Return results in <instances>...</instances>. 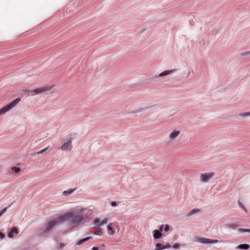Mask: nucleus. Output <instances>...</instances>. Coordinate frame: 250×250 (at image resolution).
I'll use <instances>...</instances> for the list:
<instances>
[{
	"label": "nucleus",
	"mask_w": 250,
	"mask_h": 250,
	"mask_svg": "<svg viewBox=\"0 0 250 250\" xmlns=\"http://www.w3.org/2000/svg\"><path fill=\"white\" fill-rule=\"evenodd\" d=\"M94 233L95 235H101L103 234V230L101 228H99Z\"/></svg>",
	"instance_id": "19"
},
{
	"label": "nucleus",
	"mask_w": 250,
	"mask_h": 250,
	"mask_svg": "<svg viewBox=\"0 0 250 250\" xmlns=\"http://www.w3.org/2000/svg\"><path fill=\"white\" fill-rule=\"evenodd\" d=\"M156 249H158V248H161L163 247V246H162V244L157 243L156 244Z\"/></svg>",
	"instance_id": "29"
},
{
	"label": "nucleus",
	"mask_w": 250,
	"mask_h": 250,
	"mask_svg": "<svg viewBox=\"0 0 250 250\" xmlns=\"http://www.w3.org/2000/svg\"><path fill=\"white\" fill-rule=\"evenodd\" d=\"M153 237L155 239H159L161 237L162 233L159 230H154L153 231Z\"/></svg>",
	"instance_id": "12"
},
{
	"label": "nucleus",
	"mask_w": 250,
	"mask_h": 250,
	"mask_svg": "<svg viewBox=\"0 0 250 250\" xmlns=\"http://www.w3.org/2000/svg\"><path fill=\"white\" fill-rule=\"evenodd\" d=\"M169 229V226L168 225H166L165 226V229H164V230L165 231H168Z\"/></svg>",
	"instance_id": "28"
},
{
	"label": "nucleus",
	"mask_w": 250,
	"mask_h": 250,
	"mask_svg": "<svg viewBox=\"0 0 250 250\" xmlns=\"http://www.w3.org/2000/svg\"><path fill=\"white\" fill-rule=\"evenodd\" d=\"M180 134V131L178 130H175L172 131L169 134V139L170 140L172 141L177 137Z\"/></svg>",
	"instance_id": "8"
},
{
	"label": "nucleus",
	"mask_w": 250,
	"mask_h": 250,
	"mask_svg": "<svg viewBox=\"0 0 250 250\" xmlns=\"http://www.w3.org/2000/svg\"><path fill=\"white\" fill-rule=\"evenodd\" d=\"M215 175L213 172L202 173L200 175V181L202 182H207L210 180Z\"/></svg>",
	"instance_id": "6"
},
{
	"label": "nucleus",
	"mask_w": 250,
	"mask_h": 250,
	"mask_svg": "<svg viewBox=\"0 0 250 250\" xmlns=\"http://www.w3.org/2000/svg\"><path fill=\"white\" fill-rule=\"evenodd\" d=\"M99 250V248L98 247H93L92 248V250Z\"/></svg>",
	"instance_id": "34"
},
{
	"label": "nucleus",
	"mask_w": 250,
	"mask_h": 250,
	"mask_svg": "<svg viewBox=\"0 0 250 250\" xmlns=\"http://www.w3.org/2000/svg\"><path fill=\"white\" fill-rule=\"evenodd\" d=\"M71 146V138H67L63 141V143L61 147L62 150H66Z\"/></svg>",
	"instance_id": "7"
},
{
	"label": "nucleus",
	"mask_w": 250,
	"mask_h": 250,
	"mask_svg": "<svg viewBox=\"0 0 250 250\" xmlns=\"http://www.w3.org/2000/svg\"><path fill=\"white\" fill-rule=\"evenodd\" d=\"M83 208H79L63 214L62 215L53 218L46 222L44 226L40 230L41 234L50 231L55 226L68 221L71 228H75L84 220L86 215L84 213Z\"/></svg>",
	"instance_id": "1"
},
{
	"label": "nucleus",
	"mask_w": 250,
	"mask_h": 250,
	"mask_svg": "<svg viewBox=\"0 0 250 250\" xmlns=\"http://www.w3.org/2000/svg\"><path fill=\"white\" fill-rule=\"evenodd\" d=\"M171 247V245L170 244H167L165 246H163V247L158 249H155L154 250H162L165 249L169 248Z\"/></svg>",
	"instance_id": "20"
},
{
	"label": "nucleus",
	"mask_w": 250,
	"mask_h": 250,
	"mask_svg": "<svg viewBox=\"0 0 250 250\" xmlns=\"http://www.w3.org/2000/svg\"><path fill=\"white\" fill-rule=\"evenodd\" d=\"M175 71H176V69H175L165 70V71H163V72L161 73L160 74H159V75L158 76V77L165 76H167V75H169V74L172 73L173 72H174Z\"/></svg>",
	"instance_id": "11"
},
{
	"label": "nucleus",
	"mask_w": 250,
	"mask_h": 250,
	"mask_svg": "<svg viewBox=\"0 0 250 250\" xmlns=\"http://www.w3.org/2000/svg\"><path fill=\"white\" fill-rule=\"evenodd\" d=\"M21 101L20 98H16L6 106L0 109V116L14 108Z\"/></svg>",
	"instance_id": "2"
},
{
	"label": "nucleus",
	"mask_w": 250,
	"mask_h": 250,
	"mask_svg": "<svg viewBox=\"0 0 250 250\" xmlns=\"http://www.w3.org/2000/svg\"><path fill=\"white\" fill-rule=\"evenodd\" d=\"M194 241L203 244H212L218 242V240L217 239H211L202 237H195Z\"/></svg>",
	"instance_id": "5"
},
{
	"label": "nucleus",
	"mask_w": 250,
	"mask_h": 250,
	"mask_svg": "<svg viewBox=\"0 0 250 250\" xmlns=\"http://www.w3.org/2000/svg\"><path fill=\"white\" fill-rule=\"evenodd\" d=\"M249 248V245L244 244L238 245L236 248L239 249L248 250Z\"/></svg>",
	"instance_id": "15"
},
{
	"label": "nucleus",
	"mask_w": 250,
	"mask_h": 250,
	"mask_svg": "<svg viewBox=\"0 0 250 250\" xmlns=\"http://www.w3.org/2000/svg\"><path fill=\"white\" fill-rule=\"evenodd\" d=\"M200 211V209L198 208H194L192 210H190L188 213L187 214V216H191L192 215H193L195 214H197L199 213Z\"/></svg>",
	"instance_id": "13"
},
{
	"label": "nucleus",
	"mask_w": 250,
	"mask_h": 250,
	"mask_svg": "<svg viewBox=\"0 0 250 250\" xmlns=\"http://www.w3.org/2000/svg\"><path fill=\"white\" fill-rule=\"evenodd\" d=\"M53 87V86L47 85V86H45L40 87L39 88H37L34 89V90H28L26 91L28 93V94L29 95H30L31 96H34L36 94H42L43 92H45L46 91H49Z\"/></svg>",
	"instance_id": "4"
},
{
	"label": "nucleus",
	"mask_w": 250,
	"mask_h": 250,
	"mask_svg": "<svg viewBox=\"0 0 250 250\" xmlns=\"http://www.w3.org/2000/svg\"><path fill=\"white\" fill-rule=\"evenodd\" d=\"M240 116L242 117H247L250 116V112H246L242 113H240L239 114Z\"/></svg>",
	"instance_id": "21"
},
{
	"label": "nucleus",
	"mask_w": 250,
	"mask_h": 250,
	"mask_svg": "<svg viewBox=\"0 0 250 250\" xmlns=\"http://www.w3.org/2000/svg\"><path fill=\"white\" fill-rule=\"evenodd\" d=\"M65 244L64 243H61L59 245L60 249H62L65 246Z\"/></svg>",
	"instance_id": "31"
},
{
	"label": "nucleus",
	"mask_w": 250,
	"mask_h": 250,
	"mask_svg": "<svg viewBox=\"0 0 250 250\" xmlns=\"http://www.w3.org/2000/svg\"><path fill=\"white\" fill-rule=\"evenodd\" d=\"M92 237L91 236L87 237L83 239H82L77 241L76 243V245H80L82 244L83 243L86 242V241L91 239Z\"/></svg>",
	"instance_id": "14"
},
{
	"label": "nucleus",
	"mask_w": 250,
	"mask_h": 250,
	"mask_svg": "<svg viewBox=\"0 0 250 250\" xmlns=\"http://www.w3.org/2000/svg\"><path fill=\"white\" fill-rule=\"evenodd\" d=\"M241 55L242 56H246L250 57V51H247L244 53H241Z\"/></svg>",
	"instance_id": "24"
},
{
	"label": "nucleus",
	"mask_w": 250,
	"mask_h": 250,
	"mask_svg": "<svg viewBox=\"0 0 250 250\" xmlns=\"http://www.w3.org/2000/svg\"><path fill=\"white\" fill-rule=\"evenodd\" d=\"M111 223H109L107 226V229L108 230L111 231V234L113 235L115 233V230L111 227Z\"/></svg>",
	"instance_id": "16"
},
{
	"label": "nucleus",
	"mask_w": 250,
	"mask_h": 250,
	"mask_svg": "<svg viewBox=\"0 0 250 250\" xmlns=\"http://www.w3.org/2000/svg\"><path fill=\"white\" fill-rule=\"evenodd\" d=\"M21 101L20 98H16L6 106L0 109V116L14 108Z\"/></svg>",
	"instance_id": "3"
},
{
	"label": "nucleus",
	"mask_w": 250,
	"mask_h": 250,
	"mask_svg": "<svg viewBox=\"0 0 250 250\" xmlns=\"http://www.w3.org/2000/svg\"><path fill=\"white\" fill-rule=\"evenodd\" d=\"M238 231L239 232H250V229H238Z\"/></svg>",
	"instance_id": "22"
},
{
	"label": "nucleus",
	"mask_w": 250,
	"mask_h": 250,
	"mask_svg": "<svg viewBox=\"0 0 250 250\" xmlns=\"http://www.w3.org/2000/svg\"><path fill=\"white\" fill-rule=\"evenodd\" d=\"M19 233V230L16 227H13L11 231L8 233V237L9 238H13L14 237V234L15 235L18 234Z\"/></svg>",
	"instance_id": "9"
},
{
	"label": "nucleus",
	"mask_w": 250,
	"mask_h": 250,
	"mask_svg": "<svg viewBox=\"0 0 250 250\" xmlns=\"http://www.w3.org/2000/svg\"><path fill=\"white\" fill-rule=\"evenodd\" d=\"M11 170L12 171H14L16 173H19L21 171V169L20 167H13L11 168Z\"/></svg>",
	"instance_id": "18"
},
{
	"label": "nucleus",
	"mask_w": 250,
	"mask_h": 250,
	"mask_svg": "<svg viewBox=\"0 0 250 250\" xmlns=\"http://www.w3.org/2000/svg\"><path fill=\"white\" fill-rule=\"evenodd\" d=\"M74 190V189H68L65 190L63 192V195H65V196L70 195L73 192Z\"/></svg>",
	"instance_id": "17"
},
{
	"label": "nucleus",
	"mask_w": 250,
	"mask_h": 250,
	"mask_svg": "<svg viewBox=\"0 0 250 250\" xmlns=\"http://www.w3.org/2000/svg\"><path fill=\"white\" fill-rule=\"evenodd\" d=\"M238 205H239V207L241 208H242V209H243L244 211L247 212L246 208L244 207V206L242 205V204L240 202H239V201L238 202Z\"/></svg>",
	"instance_id": "25"
},
{
	"label": "nucleus",
	"mask_w": 250,
	"mask_h": 250,
	"mask_svg": "<svg viewBox=\"0 0 250 250\" xmlns=\"http://www.w3.org/2000/svg\"><path fill=\"white\" fill-rule=\"evenodd\" d=\"M164 227V225H161L160 226V227H159V230L160 232H161V231H162L163 230Z\"/></svg>",
	"instance_id": "32"
},
{
	"label": "nucleus",
	"mask_w": 250,
	"mask_h": 250,
	"mask_svg": "<svg viewBox=\"0 0 250 250\" xmlns=\"http://www.w3.org/2000/svg\"><path fill=\"white\" fill-rule=\"evenodd\" d=\"M111 205L112 206V207H115L117 206V203L115 202V201H112L111 203Z\"/></svg>",
	"instance_id": "30"
},
{
	"label": "nucleus",
	"mask_w": 250,
	"mask_h": 250,
	"mask_svg": "<svg viewBox=\"0 0 250 250\" xmlns=\"http://www.w3.org/2000/svg\"><path fill=\"white\" fill-rule=\"evenodd\" d=\"M7 207L4 208L0 211V217L7 210Z\"/></svg>",
	"instance_id": "23"
},
{
	"label": "nucleus",
	"mask_w": 250,
	"mask_h": 250,
	"mask_svg": "<svg viewBox=\"0 0 250 250\" xmlns=\"http://www.w3.org/2000/svg\"><path fill=\"white\" fill-rule=\"evenodd\" d=\"M47 147L45 148L44 149H43L41 150V151H39L38 152H37V153H36L35 154H38V155L42 154V153L45 152L47 150Z\"/></svg>",
	"instance_id": "26"
},
{
	"label": "nucleus",
	"mask_w": 250,
	"mask_h": 250,
	"mask_svg": "<svg viewBox=\"0 0 250 250\" xmlns=\"http://www.w3.org/2000/svg\"><path fill=\"white\" fill-rule=\"evenodd\" d=\"M180 246V244L179 243H175L173 245V248L175 249H177Z\"/></svg>",
	"instance_id": "27"
},
{
	"label": "nucleus",
	"mask_w": 250,
	"mask_h": 250,
	"mask_svg": "<svg viewBox=\"0 0 250 250\" xmlns=\"http://www.w3.org/2000/svg\"><path fill=\"white\" fill-rule=\"evenodd\" d=\"M107 222V219L106 218H105L102 221H100V220L98 218L95 219L94 220V224L97 226H102L104 224H106Z\"/></svg>",
	"instance_id": "10"
},
{
	"label": "nucleus",
	"mask_w": 250,
	"mask_h": 250,
	"mask_svg": "<svg viewBox=\"0 0 250 250\" xmlns=\"http://www.w3.org/2000/svg\"><path fill=\"white\" fill-rule=\"evenodd\" d=\"M5 236V235L4 233H2V232H0V238L2 239Z\"/></svg>",
	"instance_id": "33"
}]
</instances>
